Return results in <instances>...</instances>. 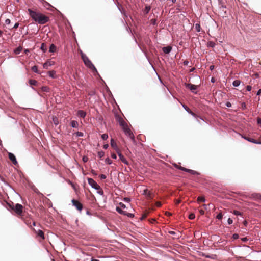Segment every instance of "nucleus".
<instances>
[{"label":"nucleus","mask_w":261,"mask_h":261,"mask_svg":"<svg viewBox=\"0 0 261 261\" xmlns=\"http://www.w3.org/2000/svg\"><path fill=\"white\" fill-rule=\"evenodd\" d=\"M7 208L8 210H13L18 215H21L22 213L23 206L19 203H17L15 206L13 203H7Z\"/></svg>","instance_id":"nucleus-1"},{"label":"nucleus","mask_w":261,"mask_h":261,"mask_svg":"<svg viewBox=\"0 0 261 261\" xmlns=\"http://www.w3.org/2000/svg\"><path fill=\"white\" fill-rule=\"evenodd\" d=\"M122 129H123V132L125 133V134L126 136H127L128 137H129L134 143H135V136L134 135L133 133L132 132L130 128L128 127V125L127 126H126V127H125Z\"/></svg>","instance_id":"nucleus-2"},{"label":"nucleus","mask_w":261,"mask_h":261,"mask_svg":"<svg viewBox=\"0 0 261 261\" xmlns=\"http://www.w3.org/2000/svg\"><path fill=\"white\" fill-rule=\"evenodd\" d=\"M29 14L30 16L35 21H37L38 20V18H39V16L40 13L37 12L36 11H34L32 10L31 9H28V10Z\"/></svg>","instance_id":"nucleus-3"},{"label":"nucleus","mask_w":261,"mask_h":261,"mask_svg":"<svg viewBox=\"0 0 261 261\" xmlns=\"http://www.w3.org/2000/svg\"><path fill=\"white\" fill-rule=\"evenodd\" d=\"M184 85L185 86V87L187 88L190 89V91L193 93H194V94L197 93V91H196V90H197V88L198 87V86L193 85V84H192L190 83H185Z\"/></svg>","instance_id":"nucleus-4"},{"label":"nucleus","mask_w":261,"mask_h":261,"mask_svg":"<svg viewBox=\"0 0 261 261\" xmlns=\"http://www.w3.org/2000/svg\"><path fill=\"white\" fill-rule=\"evenodd\" d=\"M48 21L49 18L47 16H46L41 13L36 22H37L39 24H44L47 22Z\"/></svg>","instance_id":"nucleus-5"},{"label":"nucleus","mask_w":261,"mask_h":261,"mask_svg":"<svg viewBox=\"0 0 261 261\" xmlns=\"http://www.w3.org/2000/svg\"><path fill=\"white\" fill-rule=\"evenodd\" d=\"M85 65L89 68L91 69L93 72H95L97 74H98V71L96 68V67L94 66V65L93 64V63L91 62V61L88 59L85 61V62H84Z\"/></svg>","instance_id":"nucleus-6"},{"label":"nucleus","mask_w":261,"mask_h":261,"mask_svg":"<svg viewBox=\"0 0 261 261\" xmlns=\"http://www.w3.org/2000/svg\"><path fill=\"white\" fill-rule=\"evenodd\" d=\"M88 182L89 185L94 189H99L100 186L92 178H88Z\"/></svg>","instance_id":"nucleus-7"},{"label":"nucleus","mask_w":261,"mask_h":261,"mask_svg":"<svg viewBox=\"0 0 261 261\" xmlns=\"http://www.w3.org/2000/svg\"><path fill=\"white\" fill-rule=\"evenodd\" d=\"M72 203L73 206H74L77 210L81 211L83 208L82 204L76 200L72 199Z\"/></svg>","instance_id":"nucleus-8"},{"label":"nucleus","mask_w":261,"mask_h":261,"mask_svg":"<svg viewBox=\"0 0 261 261\" xmlns=\"http://www.w3.org/2000/svg\"><path fill=\"white\" fill-rule=\"evenodd\" d=\"M117 153L118 154V156L119 157V159L125 165H128L129 163L126 160V159L122 155V154L120 152V150L117 151Z\"/></svg>","instance_id":"nucleus-9"},{"label":"nucleus","mask_w":261,"mask_h":261,"mask_svg":"<svg viewBox=\"0 0 261 261\" xmlns=\"http://www.w3.org/2000/svg\"><path fill=\"white\" fill-rule=\"evenodd\" d=\"M8 156L10 160L12 161L14 165H16L18 164L16 156L13 153L11 152H9Z\"/></svg>","instance_id":"nucleus-10"},{"label":"nucleus","mask_w":261,"mask_h":261,"mask_svg":"<svg viewBox=\"0 0 261 261\" xmlns=\"http://www.w3.org/2000/svg\"><path fill=\"white\" fill-rule=\"evenodd\" d=\"M242 138H243L244 139H245L246 140H247L248 141L250 142H252V143H253L254 144H261V141H257L256 140H255L252 138H249V137H244V136H242Z\"/></svg>","instance_id":"nucleus-11"},{"label":"nucleus","mask_w":261,"mask_h":261,"mask_svg":"<svg viewBox=\"0 0 261 261\" xmlns=\"http://www.w3.org/2000/svg\"><path fill=\"white\" fill-rule=\"evenodd\" d=\"M55 63V62L53 61L48 60L43 64V68L48 69V67L54 65Z\"/></svg>","instance_id":"nucleus-12"},{"label":"nucleus","mask_w":261,"mask_h":261,"mask_svg":"<svg viewBox=\"0 0 261 261\" xmlns=\"http://www.w3.org/2000/svg\"><path fill=\"white\" fill-rule=\"evenodd\" d=\"M162 50L166 54H169L172 50V47L170 46H165L162 48Z\"/></svg>","instance_id":"nucleus-13"},{"label":"nucleus","mask_w":261,"mask_h":261,"mask_svg":"<svg viewBox=\"0 0 261 261\" xmlns=\"http://www.w3.org/2000/svg\"><path fill=\"white\" fill-rule=\"evenodd\" d=\"M111 146L117 152V151H119V149L116 144V143L115 142L114 139L112 138L111 139V142H110Z\"/></svg>","instance_id":"nucleus-14"},{"label":"nucleus","mask_w":261,"mask_h":261,"mask_svg":"<svg viewBox=\"0 0 261 261\" xmlns=\"http://www.w3.org/2000/svg\"><path fill=\"white\" fill-rule=\"evenodd\" d=\"M203 206L206 211H210L211 208H215V206L212 203H210L208 204H203Z\"/></svg>","instance_id":"nucleus-15"},{"label":"nucleus","mask_w":261,"mask_h":261,"mask_svg":"<svg viewBox=\"0 0 261 261\" xmlns=\"http://www.w3.org/2000/svg\"><path fill=\"white\" fill-rule=\"evenodd\" d=\"M77 115L82 118H84L86 115V113L83 110H79L77 111Z\"/></svg>","instance_id":"nucleus-16"},{"label":"nucleus","mask_w":261,"mask_h":261,"mask_svg":"<svg viewBox=\"0 0 261 261\" xmlns=\"http://www.w3.org/2000/svg\"><path fill=\"white\" fill-rule=\"evenodd\" d=\"M116 211L122 215H126V211H123L122 208H121L120 206H117L116 208Z\"/></svg>","instance_id":"nucleus-17"},{"label":"nucleus","mask_w":261,"mask_h":261,"mask_svg":"<svg viewBox=\"0 0 261 261\" xmlns=\"http://www.w3.org/2000/svg\"><path fill=\"white\" fill-rule=\"evenodd\" d=\"M151 6L149 5H146L143 10V13L145 15H146L149 13V11L151 10Z\"/></svg>","instance_id":"nucleus-18"},{"label":"nucleus","mask_w":261,"mask_h":261,"mask_svg":"<svg viewBox=\"0 0 261 261\" xmlns=\"http://www.w3.org/2000/svg\"><path fill=\"white\" fill-rule=\"evenodd\" d=\"M56 46L55 44H51L49 47V51L50 53H55L56 51Z\"/></svg>","instance_id":"nucleus-19"},{"label":"nucleus","mask_w":261,"mask_h":261,"mask_svg":"<svg viewBox=\"0 0 261 261\" xmlns=\"http://www.w3.org/2000/svg\"><path fill=\"white\" fill-rule=\"evenodd\" d=\"M36 233L38 237H40L42 239H44V234L42 230L39 229L37 231V232H36Z\"/></svg>","instance_id":"nucleus-20"},{"label":"nucleus","mask_w":261,"mask_h":261,"mask_svg":"<svg viewBox=\"0 0 261 261\" xmlns=\"http://www.w3.org/2000/svg\"><path fill=\"white\" fill-rule=\"evenodd\" d=\"M71 126L73 128H77L79 123L76 120H72L70 122Z\"/></svg>","instance_id":"nucleus-21"},{"label":"nucleus","mask_w":261,"mask_h":261,"mask_svg":"<svg viewBox=\"0 0 261 261\" xmlns=\"http://www.w3.org/2000/svg\"><path fill=\"white\" fill-rule=\"evenodd\" d=\"M51 118L54 124L56 126H57L59 124V120L58 117L55 116H53Z\"/></svg>","instance_id":"nucleus-22"},{"label":"nucleus","mask_w":261,"mask_h":261,"mask_svg":"<svg viewBox=\"0 0 261 261\" xmlns=\"http://www.w3.org/2000/svg\"><path fill=\"white\" fill-rule=\"evenodd\" d=\"M40 48L43 53H45L47 51L46 44L44 43H41Z\"/></svg>","instance_id":"nucleus-23"},{"label":"nucleus","mask_w":261,"mask_h":261,"mask_svg":"<svg viewBox=\"0 0 261 261\" xmlns=\"http://www.w3.org/2000/svg\"><path fill=\"white\" fill-rule=\"evenodd\" d=\"M49 77L54 79L56 77V72L54 70L49 71L48 72Z\"/></svg>","instance_id":"nucleus-24"},{"label":"nucleus","mask_w":261,"mask_h":261,"mask_svg":"<svg viewBox=\"0 0 261 261\" xmlns=\"http://www.w3.org/2000/svg\"><path fill=\"white\" fill-rule=\"evenodd\" d=\"M22 48L19 46L14 50V53L16 55H19L22 51Z\"/></svg>","instance_id":"nucleus-25"},{"label":"nucleus","mask_w":261,"mask_h":261,"mask_svg":"<svg viewBox=\"0 0 261 261\" xmlns=\"http://www.w3.org/2000/svg\"><path fill=\"white\" fill-rule=\"evenodd\" d=\"M31 69L35 73H37V74H40V72L38 70V67L37 66H36V65L33 66V67H32Z\"/></svg>","instance_id":"nucleus-26"},{"label":"nucleus","mask_w":261,"mask_h":261,"mask_svg":"<svg viewBox=\"0 0 261 261\" xmlns=\"http://www.w3.org/2000/svg\"><path fill=\"white\" fill-rule=\"evenodd\" d=\"M41 89L42 91L44 92H49L50 91V89L47 86H42Z\"/></svg>","instance_id":"nucleus-27"},{"label":"nucleus","mask_w":261,"mask_h":261,"mask_svg":"<svg viewBox=\"0 0 261 261\" xmlns=\"http://www.w3.org/2000/svg\"><path fill=\"white\" fill-rule=\"evenodd\" d=\"M81 58L84 62H85V61H86V60L89 59V58L87 57V56L86 55H85L83 52L81 51Z\"/></svg>","instance_id":"nucleus-28"},{"label":"nucleus","mask_w":261,"mask_h":261,"mask_svg":"<svg viewBox=\"0 0 261 261\" xmlns=\"http://www.w3.org/2000/svg\"><path fill=\"white\" fill-rule=\"evenodd\" d=\"M240 83H241V82L240 80H234L232 82V85L234 87H238L240 85Z\"/></svg>","instance_id":"nucleus-29"},{"label":"nucleus","mask_w":261,"mask_h":261,"mask_svg":"<svg viewBox=\"0 0 261 261\" xmlns=\"http://www.w3.org/2000/svg\"><path fill=\"white\" fill-rule=\"evenodd\" d=\"M32 190H33V191H34L35 193H36L37 195H40V196H43V194H42L41 193H40V192H39V191L38 190V189H37V188H36V187H33V188H32Z\"/></svg>","instance_id":"nucleus-30"},{"label":"nucleus","mask_w":261,"mask_h":261,"mask_svg":"<svg viewBox=\"0 0 261 261\" xmlns=\"http://www.w3.org/2000/svg\"><path fill=\"white\" fill-rule=\"evenodd\" d=\"M119 125L122 128L127 126V124L124 120L119 122Z\"/></svg>","instance_id":"nucleus-31"},{"label":"nucleus","mask_w":261,"mask_h":261,"mask_svg":"<svg viewBox=\"0 0 261 261\" xmlns=\"http://www.w3.org/2000/svg\"><path fill=\"white\" fill-rule=\"evenodd\" d=\"M188 173H190L192 175H199V173L198 172L193 170H191V169H189L188 171Z\"/></svg>","instance_id":"nucleus-32"},{"label":"nucleus","mask_w":261,"mask_h":261,"mask_svg":"<svg viewBox=\"0 0 261 261\" xmlns=\"http://www.w3.org/2000/svg\"><path fill=\"white\" fill-rule=\"evenodd\" d=\"M29 83L31 85H36L37 84V81H36L35 80H29Z\"/></svg>","instance_id":"nucleus-33"},{"label":"nucleus","mask_w":261,"mask_h":261,"mask_svg":"<svg viewBox=\"0 0 261 261\" xmlns=\"http://www.w3.org/2000/svg\"><path fill=\"white\" fill-rule=\"evenodd\" d=\"M182 106L183 108H184V109H185V110L187 112H188V113H191L192 115H194V113H192V112L190 111V109H189V108L187 106H186V105H182Z\"/></svg>","instance_id":"nucleus-34"},{"label":"nucleus","mask_w":261,"mask_h":261,"mask_svg":"<svg viewBox=\"0 0 261 261\" xmlns=\"http://www.w3.org/2000/svg\"><path fill=\"white\" fill-rule=\"evenodd\" d=\"M117 8L121 13H124V10L122 9V7L120 4H118L117 5Z\"/></svg>","instance_id":"nucleus-35"},{"label":"nucleus","mask_w":261,"mask_h":261,"mask_svg":"<svg viewBox=\"0 0 261 261\" xmlns=\"http://www.w3.org/2000/svg\"><path fill=\"white\" fill-rule=\"evenodd\" d=\"M197 200L198 202H205V199L203 196L198 197L197 198Z\"/></svg>","instance_id":"nucleus-36"},{"label":"nucleus","mask_w":261,"mask_h":261,"mask_svg":"<svg viewBox=\"0 0 261 261\" xmlns=\"http://www.w3.org/2000/svg\"><path fill=\"white\" fill-rule=\"evenodd\" d=\"M97 190V193L99 194L100 195H103L104 193L103 190L100 187L99 189H96Z\"/></svg>","instance_id":"nucleus-37"},{"label":"nucleus","mask_w":261,"mask_h":261,"mask_svg":"<svg viewBox=\"0 0 261 261\" xmlns=\"http://www.w3.org/2000/svg\"><path fill=\"white\" fill-rule=\"evenodd\" d=\"M98 156L100 158L103 157L105 155V152L103 151H99L98 152Z\"/></svg>","instance_id":"nucleus-38"},{"label":"nucleus","mask_w":261,"mask_h":261,"mask_svg":"<svg viewBox=\"0 0 261 261\" xmlns=\"http://www.w3.org/2000/svg\"><path fill=\"white\" fill-rule=\"evenodd\" d=\"M200 29H201L200 25L198 23H196L195 24V29L197 31V32H200Z\"/></svg>","instance_id":"nucleus-39"},{"label":"nucleus","mask_w":261,"mask_h":261,"mask_svg":"<svg viewBox=\"0 0 261 261\" xmlns=\"http://www.w3.org/2000/svg\"><path fill=\"white\" fill-rule=\"evenodd\" d=\"M105 162L109 165H111L112 164V161L109 158H107L106 159Z\"/></svg>","instance_id":"nucleus-40"},{"label":"nucleus","mask_w":261,"mask_h":261,"mask_svg":"<svg viewBox=\"0 0 261 261\" xmlns=\"http://www.w3.org/2000/svg\"><path fill=\"white\" fill-rule=\"evenodd\" d=\"M101 137L103 140H106L108 138V135L107 134H102Z\"/></svg>","instance_id":"nucleus-41"},{"label":"nucleus","mask_w":261,"mask_h":261,"mask_svg":"<svg viewBox=\"0 0 261 261\" xmlns=\"http://www.w3.org/2000/svg\"><path fill=\"white\" fill-rule=\"evenodd\" d=\"M75 134L76 137H83L84 136L83 133H82L81 132H77Z\"/></svg>","instance_id":"nucleus-42"},{"label":"nucleus","mask_w":261,"mask_h":261,"mask_svg":"<svg viewBox=\"0 0 261 261\" xmlns=\"http://www.w3.org/2000/svg\"><path fill=\"white\" fill-rule=\"evenodd\" d=\"M222 217L223 214H222V213H219L216 217L217 219H218V220H221L222 219Z\"/></svg>","instance_id":"nucleus-43"},{"label":"nucleus","mask_w":261,"mask_h":261,"mask_svg":"<svg viewBox=\"0 0 261 261\" xmlns=\"http://www.w3.org/2000/svg\"><path fill=\"white\" fill-rule=\"evenodd\" d=\"M195 218V215L194 213H191L189 215V219H191V220H193L194 219V218Z\"/></svg>","instance_id":"nucleus-44"},{"label":"nucleus","mask_w":261,"mask_h":261,"mask_svg":"<svg viewBox=\"0 0 261 261\" xmlns=\"http://www.w3.org/2000/svg\"><path fill=\"white\" fill-rule=\"evenodd\" d=\"M179 169H180V170L181 171H185V172H188V171L189 170V169H187V168H186L185 167H183L182 166H180L179 168H178Z\"/></svg>","instance_id":"nucleus-45"},{"label":"nucleus","mask_w":261,"mask_h":261,"mask_svg":"<svg viewBox=\"0 0 261 261\" xmlns=\"http://www.w3.org/2000/svg\"><path fill=\"white\" fill-rule=\"evenodd\" d=\"M215 43H214L212 41H210L208 43V47H214L215 46Z\"/></svg>","instance_id":"nucleus-46"},{"label":"nucleus","mask_w":261,"mask_h":261,"mask_svg":"<svg viewBox=\"0 0 261 261\" xmlns=\"http://www.w3.org/2000/svg\"><path fill=\"white\" fill-rule=\"evenodd\" d=\"M119 205L122 209H125L126 207V205L122 202H120Z\"/></svg>","instance_id":"nucleus-47"},{"label":"nucleus","mask_w":261,"mask_h":261,"mask_svg":"<svg viewBox=\"0 0 261 261\" xmlns=\"http://www.w3.org/2000/svg\"><path fill=\"white\" fill-rule=\"evenodd\" d=\"M116 119L119 123V122H121V121L123 120V119L120 116H119L118 115L116 116Z\"/></svg>","instance_id":"nucleus-48"},{"label":"nucleus","mask_w":261,"mask_h":261,"mask_svg":"<svg viewBox=\"0 0 261 261\" xmlns=\"http://www.w3.org/2000/svg\"><path fill=\"white\" fill-rule=\"evenodd\" d=\"M124 215V216H128L129 218H133L134 216V215L133 214L127 213V212H126V215Z\"/></svg>","instance_id":"nucleus-49"},{"label":"nucleus","mask_w":261,"mask_h":261,"mask_svg":"<svg viewBox=\"0 0 261 261\" xmlns=\"http://www.w3.org/2000/svg\"><path fill=\"white\" fill-rule=\"evenodd\" d=\"M239 237V236L238 234L237 233H234L232 235V238L234 239V240H236V239H238Z\"/></svg>","instance_id":"nucleus-50"},{"label":"nucleus","mask_w":261,"mask_h":261,"mask_svg":"<svg viewBox=\"0 0 261 261\" xmlns=\"http://www.w3.org/2000/svg\"><path fill=\"white\" fill-rule=\"evenodd\" d=\"M227 223L228 224L230 225L231 224H232L233 223V220L230 218H229L227 220Z\"/></svg>","instance_id":"nucleus-51"},{"label":"nucleus","mask_w":261,"mask_h":261,"mask_svg":"<svg viewBox=\"0 0 261 261\" xmlns=\"http://www.w3.org/2000/svg\"><path fill=\"white\" fill-rule=\"evenodd\" d=\"M233 214H234V215H235L236 216H239V215H241V213L239 211H236V210L233 211Z\"/></svg>","instance_id":"nucleus-52"},{"label":"nucleus","mask_w":261,"mask_h":261,"mask_svg":"<svg viewBox=\"0 0 261 261\" xmlns=\"http://www.w3.org/2000/svg\"><path fill=\"white\" fill-rule=\"evenodd\" d=\"M99 177L101 179H105L107 178L106 175L103 174L100 175Z\"/></svg>","instance_id":"nucleus-53"},{"label":"nucleus","mask_w":261,"mask_h":261,"mask_svg":"<svg viewBox=\"0 0 261 261\" xmlns=\"http://www.w3.org/2000/svg\"><path fill=\"white\" fill-rule=\"evenodd\" d=\"M5 23L7 25H9L11 23V20L10 19H6L5 20Z\"/></svg>","instance_id":"nucleus-54"},{"label":"nucleus","mask_w":261,"mask_h":261,"mask_svg":"<svg viewBox=\"0 0 261 261\" xmlns=\"http://www.w3.org/2000/svg\"><path fill=\"white\" fill-rule=\"evenodd\" d=\"M146 196L149 199H152V197H151V193L149 191V192H148L147 193V195H146Z\"/></svg>","instance_id":"nucleus-55"},{"label":"nucleus","mask_w":261,"mask_h":261,"mask_svg":"<svg viewBox=\"0 0 261 261\" xmlns=\"http://www.w3.org/2000/svg\"><path fill=\"white\" fill-rule=\"evenodd\" d=\"M252 87L250 85H247L246 87V90L248 91H250L251 90Z\"/></svg>","instance_id":"nucleus-56"},{"label":"nucleus","mask_w":261,"mask_h":261,"mask_svg":"<svg viewBox=\"0 0 261 261\" xmlns=\"http://www.w3.org/2000/svg\"><path fill=\"white\" fill-rule=\"evenodd\" d=\"M225 105L228 108H230L231 107V103L229 102V101H227L226 103H225Z\"/></svg>","instance_id":"nucleus-57"},{"label":"nucleus","mask_w":261,"mask_h":261,"mask_svg":"<svg viewBox=\"0 0 261 261\" xmlns=\"http://www.w3.org/2000/svg\"><path fill=\"white\" fill-rule=\"evenodd\" d=\"M155 205L156 206L158 207H160L161 205H162V203L161 202H159V201H156L155 202Z\"/></svg>","instance_id":"nucleus-58"},{"label":"nucleus","mask_w":261,"mask_h":261,"mask_svg":"<svg viewBox=\"0 0 261 261\" xmlns=\"http://www.w3.org/2000/svg\"><path fill=\"white\" fill-rule=\"evenodd\" d=\"M19 25V23H18V22H16V23H15V24L14 25V26H13V29H17V28H18Z\"/></svg>","instance_id":"nucleus-59"},{"label":"nucleus","mask_w":261,"mask_h":261,"mask_svg":"<svg viewBox=\"0 0 261 261\" xmlns=\"http://www.w3.org/2000/svg\"><path fill=\"white\" fill-rule=\"evenodd\" d=\"M257 123L258 124L261 125V118H260L258 117L257 118Z\"/></svg>","instance_id":"nucleus-60"},{"label":"nucleus","mask_w":261,"mask_h":261,"mask_svg":"<svg viewBox=\"0 0 261 261\" xmlns=\"http://www.w3.org/2000/svg\"><path fill=\"white\" fill-rule=\"evenodd\" d=\"M91 173L93 175H95V176H96L97 175V173L96 172V171H95V170H91Z\"/></svg>","instance_id":"nucleus-61"},{"label":"nucleus","mask_w":261,"mask_h":261,"mask_svg":"<svg viewBox=\"0 0 261 261\" xmlns=\"http://www.w3.org/2000/svg\"><path fill=\"white\" fill-rule=\"evenodd\" d=\"M151 22L153 25H155L156 24L155 19H151Z\"/></svg>","instance_id":"nucleus-62"},{"label":"nucleus","mask_w":261,"mask_h":261,"mask_svg":"<svg viewBox=\"0 0 261 261\" xmlns=\"http://www.w3.org/2000/svg\"><path fill=\"white\" fill-rule=\"evenodd\" d=\"M255 196L257 198H259L261 200V194H255Z\"/></svg>","instance_id":"nucleus-63"},{"label":"nucleus","mask_w":261,"mask_h":261,"mask_svg":"<svg viewBox=\"0 0 261 261\" xmlns=\"http://www.w3.org/2000/svg\"><path fill=\"white\" fill-rule=\"evenodd\" d=\"M261 94V89H259L258 90V91L256 92L257 95H260Z\"/></svg>","instance_id":"nucleus-64"}]
</instances>
